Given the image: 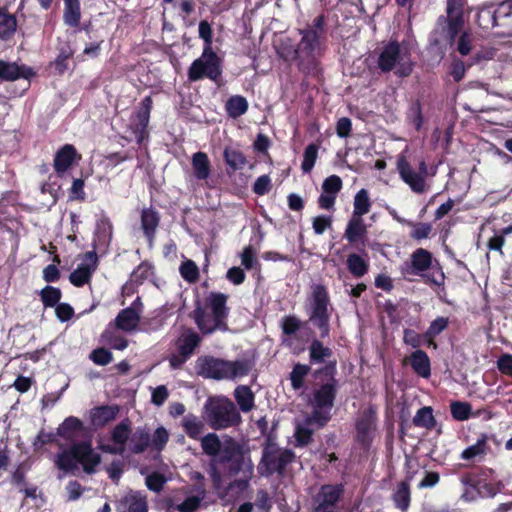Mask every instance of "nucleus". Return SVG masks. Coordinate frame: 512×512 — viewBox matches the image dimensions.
Here are the masks:
<instances>
[{
    "mask_svg": "<svg viewBox=\"0 0 512 512\" xmlns=\"http://www.w3.org/2000/svg\"><path fill=\"white\" fill-rule=\"evenodd\" d=\"M89 433L81 419L76 416H68L57 427L56 435L70 445L57 453L54 464L58 470L65 474L76 475L81 465L83 472L93 475L101 464L102 456L96 452L90 439L78 441V439Z\"/></svg>",
    "mask_w": 512,
    "mask_h": 512,
    "instance_id": "1",
    "label": "nucleus"
},
{
    "mask_svg": "<svg viewBox=\"0 0 512 512\" xmlns=\"http://www.w3.org/2000/svg\"><path fill=\"white\" fill-rule=\"evenodd\" d=\"M337 362L332 361L314 371L315 377H326L328 381L314 390L310 404L312 412L306 417L307 425H315L318 428L325 427L332 419V409L335 405L338 393Z\"/></svg>",
    "mask_w": 512,
    "mask_h": 512,
    "instance_id": "2",
    "label": "nucleus"
},
{
    "mask_svg": "<svg viewBox=\"0 0 512 512\" xmlns=\"http://www.w3.org/2000/svg\"><path fill=\"white\" fill-rule=\"evenodd\" d=\"M228 298L227 294L213 291L205 298L204 305H196L192 317L203 335L229 330L227 323L230 313V308L227 306Z\"/></svg>",
    "mask_w": 512,
    "mask_h": 512,
    "instance_id": "3",
    "label": "nucleus"
},
{
    "mask_svg": "<svg viewBox=\"0 0 512 512\" xmlns=\"http://www.w3.org/2000/svg\"><path fill=\"white\" fill-rule=\"evenodd\" d=\"M203 417L213 430L235 428L242 423L236 404L226 396L209 397L203 407Z\"/></svg>",
    "mask_w": 512,
    "mask_h": 512,
    "instance_id": "4",
    "label": "nucleus"
},
{
    "mask_svg": "<svg viewBox=\"0 0 512 512\" xmlns=\"http://www.w3.org/2000/svg\"><path fill=\"white\" fill-rule=\"evenodd\" d=\"M224 464H228L227 472L230 476L239 474L245 464L243 447L232 437L225 440L217 457L209 463L208 474L215 490L223 487V477L218 466Z\"/></svg>",
    "mask_w": 512,
    "mask_h": 512,
    "instance_id": "5",
    "label": "nucleus"
},
{
    "mask_svg": "<svg viewBox=\"0 0 512 512\" xmlns=\"http://www.w3.org/2000/svg\"><path fill=\"white\" fill-rule=\"evenodd\" d=\"M332 309L327 288L323 284H314L311 294L307 298L306 313L308 322L319 330L321 339L330 336Z\"/></svg>",
    "mask_w": 512,
    "mask_h": 512,
    "instance_id": "6",
    "label": "nucleus"
},
{
    "mask_svg": "<svg viewBox=\"0 0 512 512\" xmlns=\"http://www.w3.org/2000/svg\"><path fill=\"white\" fill-rule=\"evenodd\" d=\"M195 368L198 375L216 380L243 377L250 371L247 361H228L209 355L198 357Z\"/></svg>",
    "mask_w": 512,
    "mask_h": 512,
    "instance_id": "7",
    "label": "nucleus"
},
{
    "mask_svg": "<svg viewBox=\"0 0 512 512\" xmlns=\"http://www.w3.org/2000/svg\"><path fill=\"white\" fill-rule=\"evenodd\" d=\"M406 273L423 277L424 282L429 285L439 287L445 282V274L439 262L424 248H418L411 254Z\"/></svg>",
    "mask_w": 512,
    "mask_h": 512,
    "instance_id": "8",
    "label": "nucleus"
},
{
    "mask_svg": "<svg viewBox=\"0 0 512 512\" xmlns=\"http://www.w3.org/2000/svg\"><path fill=\"white\" fill-rule=\"evenodd\" d=\"M295 458L296 455L291 449L281 448L276 442L264 443L258 472L264 477H271L274 474L283 477L287 466L293 463Z\"/></svg>",
    "mask_w": 512,
    "mask_h": 512,
    "instance_id": "9",
    "label": "nucleus"
},
{
    "mask_svg": "<svg viewBox=\"0 0 512 512\" xmlns=\"http://www.w3.org/2000/svg\"><path fill=\"white\" fill-rule=\"evenodd\" d=\"M464 4L465 0H447V16L441 15L437 19L435 32L451 46L464 26Z\"/></svg>",
    "mask_w": 512,
    "mask_h": 512,
    "instance_id": "10",
    "label": "nucleus"
},
{
    "mask_svg": "<svg viewBox=\"0 0 512 512\" xmlns=\"http://www.w3.org/2000/svg\"><path fill=\"white\" fill-rule=\"evenodd\" d=\"M222 59L213 49L203 48L202 54L188 68L187 77L190 82L208 78L218 82L222 75Z\"/></svg>",
    "mask_w": 512,
    "mask_h": 512,
    "instance_id": "11",
    "label": "nucleus"
},
{
    "mask_svg": "<svg viewBox=\"0 0 512 512\" xmlns=\"http://www.w3.org/2000/svg\"><path fill=\"white\" fill-rule=\"evenodd\" d=\"M344 493L343 483L321 485L312 497L313 512H340Z\"/></svg>",
    "mask_w": 512,
    "mask_h": 512,
    "instance_id": "12",
    "label": "nucleus"
},
{
    "mask_svg": "<svg viewBox=\"0 0 512 512\" xmlns=\"http://www.w3.org/2000/svg\"><path fill=\"white\" fill-rule=\"evenodd\" d=\"M152 108V97L150 95L145 96L129 118L128 130L131 132V135L135 138L138 145H142L149 139V122Z\"/></svg>",
    "mask_w": 512,
    "mask_h": 512,
    "instance_id": "13",
    "label": "nucleus"
},
{
    "mask_svg": "<svg viewBox=\"0 0 512 512\" xmlns=\"http://www.w3.org/2000/svg\"><path fill=\"white\" fill-rule=\"evenodd\" d=\"M377 412L372 406L362 410L355 421V441L364 451L371 448L377 429Z\"/></svg>",
    "mask_w": 512,
    "mask_h": 512,
    "instance_id": "14",
    "label": "nucleus"
},
{
    "mask_svg": "<svg viewBox=\"0 0 512 512\" xmlns=\"http://www.w3.org/2000/svg\"><path fill=\"white\" fill-rule=\"evenodd\" d=\"M397 170L400 178L413 192L422 194L428 190L429 186L426 183V177L429 175V170L424 159L419 162L418 171L416 172L411 164L402 157L397 161Z\"/></svg>",
    "mask_w": 512,
    "mask_h": 512,
    "instance_id": "15",
    "label": "nucleus"
},
{
    "mask_svg": "<svg viewBox=\"0 0 512 512\" xmlns=\"http://www.w3.org/2000/svg\"><path fill=\"white\" fill-rule=\"evenodd\" d=\"M160 213L153 207L143 208L140 213V225L149 248L154 246L157 229L160 225Z\"/></svg>",
    "mask_w": 512,
    "mask_h": 512,
    "instance_id": "16",
    "label": "nucleus"
},
{
    "mask_svg": "<svg viewBox=\"0 0 512 512\" xmlns=\"http://www.w3.org/2000/svg\"><path fill=\"white\" fill-rule=\"evenodd\" d=\"M140 298L138 297L130 307L124 308L117 314L114 324L115 327L124 332L134 331L140 322L141 310L136 306H141Z\"/></svg>",
    "mask_w": 512,
    "mask_h": 512,
    "instance_id": "17",
    "label": "nucleus"
},
{
    "mask_svg": "<svg viewBox=\"0 0 512 512\" xmlns=\"http://www.w3.org/2000/svg\"><path fill=\"white\" fill-rule=\"evenodd\" d=\"M81 159V155L77 152L72 144H65L60 147L54 156L53 167L58 176L66 173L73 164Z\"/></svg>",
    "mask_w": 512,
    "mask_h": 512,
    "instance_id": "18",
    "label": "nucleus"
},
{
    "mask_svg": "<svg viewBox=\"0 0 512 512\" xmlns=\"http://www.w3.org/2000/svg\"><path fill=\"white\" fill-rule=\"evenodd\" d=\"M302 38L290 55V59H301L303 57L310 58L313 57L315 50L319 46V38L320 34L317 33L316 30H306L303 29L300 31Z\"/></svg>",
    "mask_w": 512,
    "mask_h": 512,
    "instance_id": "19",
    "label": "nucleus"
},
{
    "mask_svg": "<svg viewBox=\"0 0 512 512\" xmlns=\"http://www.w3.org/2000/svg\"><path fill=\"white\" fill-rule=\"evenodd\" d=\"M35 75V71L27 65H18L16 62H6L0 59L1 81H16L20 78L30 80Z\"/></svg>",
    "mask_w": 512,
    "mask_h": 512,
    "instance_id": "20",
    "label": "nucleus"
},
{
    "mask_svg": "<svg viewBox=\"0 0 512 512\" xmlns=\"http://www.w3.org/2000/svg\"><path fill=\"white\" fill-rule=\"evenodd\" d=\"M401 59L400 44L396 40L388 42L378 56V67L383 73L392 71Z\"/></svg>",
    "mask_w": 512,
    "mask_h": 512,
    "instance_id": "21",
    "label": "nucleus"
},
{
    "mask_svg": "<svg viewBox=\"0 0 512 512\" xmlns=\"http://www.w3.org/2000/svg\"><path fill=\"white\" fill-rule=\"evenodd\" d=\"M119 411L120 408L117 404H105L93 407L89 411L90 424L95 429L102 428L115 420Z\"/></svg>",
    "mask_w": 512,
    "mask_h": 512,
    "instance_id": "22",
    "label": "nucleus"
},
{
    "mask_svg": "<svg viewBox=\"0 0 512 512\" xmlns=\"http://www.w3.org/2000/svg\"><path fill=\"white\" fill-rule=\"evenodd\" d=\"M366 236L367 226L364 223L363 218L351 216L344 232V238L348 241L349 244L355 248H358L359 243L364 246Z\"/></svg>",
    "mask_w": 512,
    "mask_h": 512,
    "instance_id": "23",
    "label": "nucleus"
},
{
    "mask_svg": "<svg viewBox=\"0 0 512 512\" xmlns=\"http://www.w3.org/2000/svg\"><path fill=\"white\" fill-rule=\"evenodd\" d=\"M414 477V473H408L404 480L397 483L393 493L392 500L395 507L402 512H406L411 503V487L410 483Z\"/></svg>",
    "mask_w": 512,
    "mask_h": 512,
    "instance_id": "24",
    "label": "nucleus"
},
{
    "mask_svg": "<svg viewBox=\"0 0 512 512\" xmlns=\"http://www.w3.org/2000/svg\"><path fill=\"white\" fill-rule=\"evenodd\" d=\"M310 365H323L336 361L333 350L325 346L320 339H313L308 347Z\"/></svg>",
    "mask_w": 512,
    "mask_h": 512,
    "instance_id": "25",
    "label": "nucleus"
},
{
    "mask_svg": "<svg viewBox=\"0 0 512 512\" xmlns=\"http://www.w3.org/2000/svg\"><path fill=\"white\" fill-rule=\"evenodd\" d=\"M200 343L201 337L199 334L192 329H187L176 341L177 352H180L183 357L187 356L190 359Z\"/></svg>",
    "mask_w": 512,
    "mask_h": 512,
    "instance_id": "26",
    "label": "nucleus"
},
{
    "mask_svg": "<svg viewBox=\"0 0 512 512\" xmlns=\"http://www.w3.org/2000/svg\"><path fill=\"white\" fill-rule=\"evenodd\" d=\"M120 512H148L147 499L140 492H132L119 502Z\"/></svg>",
    "mask_w": 512,
    "mask_h": 512,
    "instance_id": "27",
    "label": "nucleus"
},
{
    "mask_svg": "<svg viewBox=\"0 0 512 512\" xmlns=\"http://www.w3.org/2000/svg\"><path fill=\"white\" fill-rule=\"evenodd\" d=\"M307 324L294 314L285 315L281 318L279 326L283 343L290 346L288 339L295 337L296 333Z\"/></svg>",
    "mask_w": 512,
    "mask_h": 512,
    "instance_id": "28",
    "label": "nucleus"
},
{
    "mask_svg": "<svg viewBox=\"0 0 512 512\" xmlns=\"http://www.w3.org/2000/svg\"><path fill=\"white\" fill-rule=\"evenodd\" d=\"M365 257L357 253L347 256L346 266L348 271L356 278H361L369 271V258L364 248L359 249Z\"/></svg>",
    "mask_w": 512,
    "mask_h": 512,
    "instance_id": "29",
    "label": "nucleus"
},
{
    "mask_svg": "<svg viewBox=\"0 0 512 512\" xmlns=\"http://www.w3.org/2000/svg\"><path fill=\"white\" fill-rule=\"evenodd\" d=\"M489 450L488 437L486 434H481L476 443L465 448L461 454L460 459L475 462L483 459Z\"/></svg>",
    "mask_w": 512,
    "mask_h": 512,
    "instance_id": "30",
    "label": "nucleus"
},
{
    "mask_svg": "<svg viewBox=\"0 0 512 512\" xmlns=\"http://www.w3.org/2000/svg\"><path fill=\"white\" fill-rule=\"evenodd\" d=\"M410 365L413 371L422 378H429L431 375V362L427 353L417 349L410 355Z\"/></svg>",
    "mask_w": 512,
    "mask_h": 512,
    "instance_id": "31",
    "label": "nucleus"
},
{
    "mask_svg": "<svg viewBox=\"0 0 512 512\" xmlns=\"http://www.w3.org/2000/svg\"><path fill=\"white\" fill-rule=\"evenodd\" d=\"M234 399L239 407V412L248 413L255 407V395L247 385H239L234 390Z\"/></svg>",
    "mask_w": 512,
    "mask_h": 512,
    "instance_id": "32",
    "label": "nucleus"
},
{
    "mask_svg": "<svg viewBox=\"0 0 512 512\" xmlns=\"http://www.w3.org/2000/svg\"><path fill=\"white\" fill-rule=\"evenodd\" d=\"M192 169L197 180H206L211 174V162L205 152L198 151L192 155Z\"/></svg>",
    "mask_w": 512,
    "mask_h": 512,
    "instance_id": "33",
    "label": "nucleus"
},
{
    "mask_svg": "<svg viewBox=\"0 0 512 512\" xmlns=\"http://www.w3.org/2000/svg\"><path fill=\"white\" fill-rule=\"evenodd\" d=\"M151 435L147 428H137L129 439V450L133 454H142L150 446Z\"/></svg>",
    "mask_w": 512,
    "mask_h": 512,
    "instance_id": "34",
    "label": "nucleus"
},
{
    "mask_svg": "<svg viewBox=\"0 0 512 512\" xmlns=\"http://www.w3.org/2000/svg\"><path fill=\"white\" fill-rule=\"evenodd\" d=\"M16 29V17L9 13L6 7H0V40L8 41L12 39Z\"/></svg>",
    "mask_w": 512,
    "mask_h": 512,
    "instance_id": "35",
    "label": "nucleus"
},
{
    "mask_svg": "<svg viewBox=\"0 0 512 512\" xmlns=\"http://www.w3.org/2000/svg\"><path fill=\"white\" fill-rule=\"evenodd\" d=\"M397 221L410 227V238L418 242L430 238L433 231L432 224L429 222H414L404 218H398Z\"/></svg>",
    "mask_w": 512,
    "mask_h": 512,
    "instance_id": "36",
    "label": "nucleus"
},
{
    "mask_svg": "<svg viewBox=\"0 0 512 512\" xmlns=\"http://www.w3.org/2000/svg\"><path fill=\"white\" fill-rule=\"evenodd\" d=\"M249 108L247 99L242 95H233L225 103V111L232 119H237L244 115Z\"/></svg>",
    "mask_w": 512,
    "mask_h": 512,
    "instance_id": "37",
    "label": "nucleus"
},
{
    "mask_svg": "<svg viewBox=\"0 0 512 512\" xmlns=\"http://www.w3.org/2000/svg\"><path fill=\"white\" fill-rule=\"evenodd\" d=\"M81 19L79 0H64V23L69 27H78Z\"/></svg>",
    "mask_w": 512,
    "mask_h": 512,
    "instance_id": "38",
    "label": "nucleus"
},
{
    "mask_svg": "<svg viewBox=\"0 0 512 512\" xmlns=\"http://www.w3.org/2000/svg\"><path fill=\"white\" fill-rule=\"evenodd\" d=\"M223 159L225 164L233 171L242 170L247 164V159L243 152L230 146L225 147Z\"/></svg>",
    "mask_w": 512,
    "mask_h": 512,
    "instance_id": "39",
    "label": "nucleus"
},
{
    "mask_svg": "<svg viewBox=\"0 0 512 512\" xmlns=\"http://www.w3.org/2000/svg\"><path fill=\"white\" fill-rule=\"evenodd\" d=\"M413 424L416 427L432 430L435 428L437 422L433 415V409L430 406L420 408L413 418Z\"/></svg>",
    "mask_w": 512,
    "mask_h": 512,
    "instance_id": "40",
    "label": "nucleus"
},
{
    "mask_svg": "<svg viewBox=\"0 0 512 512\" xmlns=\"http://www.w3.org/2000/svg\"><path fill=\"white\" fill-rule=\"evenodd\" d=\"M311 371V366L303 363L294 364L292 371L290 372L289 379L291 387L294 390H299L304 387L305 378Z\"/></svg>",
    "mask_w": 512,
    "mask_h": 512,
    "instance_id": "41",
    "label": "nucleus"
},
{
    "mask_svg": "<svg viewBox=\"0 0 512 512\" xmlns=\"http://www.w3.org/2000/svg\"><path fill=\"white\" fill-rule=\"evenodd\" d=\"M182 426L191 439H198L204 429V423L195 415L188 414L182 420Z\"/></svg>",
    "mask_w": 512,
    "mask_h": 512,
    "instance_id": "42",
    "label": "nucleus"
},
{
    "mask_svg": "<svg viewBox=\"0 0 512 512\" xmlns=\"http://www.w3.org/2000/svg\"><path fill=\"white\" fill-rule=\"evenodd\" d=\"M354 210L352 216L363 217L369 213L372 203L369 198V193L366 189H360L354 197Z\"/></svg>",
    "mask_w": 512,
    "mask_h": 512,
    "instance_id": "43",
    "label": "nucleus"
},
{
    "mask_svg": "<svg viewBox=\"0 0 512 512\" xmlns=\"http://www.w3.org/2000/svg\"><path fill=\"white\" fill-rule=\"evenodd\" d=\"M74 50L69 43L58 49V55L52 65L55 67L57 74L63 75L68 69V61L73 57Z\"/></svg>",
    "mask_w": 512,
    "mask_h": 512,
    "instance_id": "44",
    "label": "nucleus"
},
{
    "mask_svg": "<svg viewBox=\"0 0 512 512\" xmlns=\"http://www.w3.org/2000/svg\"><path fill=\"white\" fill-rule=\"evenodd\" d=\"M153 275L154 265L150 261L144 260L131 273V282L136 285H142Z\"/></svg>",
    "mask_w": 512,
    "mask_h": 512,
    "instance_id": "45",
    "label": "nucleus"
},
{
    "mask_svg": "<svg viewBox=\"0 0 512 512\" xmlns=\"http://www.w3.org/2000/svg\"><path fill=\"white\" fill-rule=\"evenodd\" d=\"M94 269L95 267L92 269L87 264H80L73 272H71L69 280L75 287H83L91 280Z\"/></svg>",
    "mask_w": 512,
    "mask_h": 512,
    "instance_id": "46",
    "label": "nucleus"
},
{
    "mask_svg": "<svg viewBox=\"0 0 512 512\" xmlns=\"http://www.w3.org/2000/svg\"><path fill=\"white\" fill-rule=\"evenodd\" d=\"M222 443L215 433H208L201 439V447L203 452L211 456L213 458H216L221 450Z\"/></svg>",
    "mask_w": 512,
    "mask_h": 512,
    "instance_id": "47",
    "label": "nucleus"
},
{
    "mask_svg": "<svg viewBox=\"0 0 512 512\" xmlns=\"http://www.w3.org/2000/svg\"><path fill=\"white\" fill-rule=\"evenodd\" d=\"M477 25L484 29H493L498 25L496 11L491 8H483L476 15Z\"/></svg>",
    "mask_w": 512,
    "mask_h": 512,
    "instance_id": "48",
    "label": "nucleus"
},
{
    "mask_svg": "<svg viewBox=\"0 0 512 512\" xmlns=\"http://www.w3.org/2000/svg\"><path fill=\"white\" fill-rule=\"evenodd\" d=\"M61 297H62V292L57 287L47 285L40 291L41 301H42L44 307H46V308L55 307L57 304L60 303L59 301H60Z\"/></svg>",
    "mask_w": 512,
    "mask_h": 512,
    "instance_id": "49",
    "label": "nucleus"
},
{
    "mask_svg": "<svg viewBox=\"0 0 512 512\" xmlns=\"http://www.w3.org/2000/svg\"><path fill=\"white\" fill-rule=\"evenodd\" d=\"M131 428H130V421L128 419H125L121 421L119 424H117L111 433L112 441L117 445H125V443L130 439Z\"/></svg>",
    "mask_w": 512,
    "mask_h": 512,
    "instance_id": "50",
    "label": "nucleus"
},
{
    "mask_svg": "<svg viewBox=\"0 0 512 512\" xmlns=\"http://www.w3.org/2000/svg\"><path fill=\"white\" fill-rule=\"evenodd\" d=\"M450 411L453 419L457 421L468 420L472 415V407L468 402L453 401L450 404Z\"/></svg>",
    "mask_w": 512,
    "mask_h": 512,
    "instance_id": "51",
    "label": "nucleus"
},
{
    "mask_svg": "<svg viewBox=\"0 0 512 512\" xmlns=\"http://www.w3.org/2000/svg\"><path fill=\"white\" fill-rule=\"evenodd\" d=\"M179 272L181 277L189 283H195L199 279L198 266L192 260H186L182 262L179 268Z\"/></svg>",
    "mask_w": 512,
    "mask_h": 512,
    "instance_id": "52",
    "label": "nucleus"
},
{
    "mask_svg": "<svg viewBox=\"0 0 512 512\" xmlns=\"http://www.w3.org/2000/svg\"><path fill=\"white\" fill-rule=\"evenodd\" d=\"M318 154V146L316 144H309L303 154V161L301 168L303 172L308 173L312 170L315 165Z\"/></svg>",
    "mask_w": 512,
    "mask_h": 512,
    "instance_id": "53",
    "label": "nucleus"
},
{
    "mask_svg": "<svg viewBox=\"0 0 512 512\" xmlns=\"http://www.w3.org/2000/svg\"><path fill=\"white\" fill-rule=\"evenodd\" d=\"M502 487L500 482L492 483L480 480L476 491H478L480 498H493L501 492Z\"/></svg>",
    "mask_w": 512,
    "mask_h": 512,
    "instance_id": "54",
    "label": "nucleus"
},
{
    "mask_svg": "<svg viewBox=\"0 0 512 512\" xmlns=\"http://www.w3.org/2000/svg\"><path fill=\"white\" fill-rule=\"evenodd\" d=\"M169 440V434L164 427H158L151 437L150 445L158 452L162 451Z\"/></svg>",
    "mask_w": 512,
    "mask_h": 512,
    "instance_id": "55",
    "label": "nucleus"
},
{
    "mask_svg": "<svg viewBox=\"0 0 512 512\" xmlns=\"http://www.w3.org/2000/svg\"><path fill=\"white\" fill-rule=\"evenodd\" d=\"M294 437L297 447H305L313 441V430L308 427L298 425L295 429Z\"/></svg>",
    "mask_w": 512,
    "mask_h": 512,
    "instance_id": "56",
    "label": "nucleus"
},
{
    "mask_svg": "<svg viewBox=\"0 0 512 512\" xmlns=\"http://www.w3.org/2000/svg\"><path fill=\"white\" fill-rule=\"evenodd\" d=\"M90 359L96 365L105 366L112 362L113 355L108 349L99 347L91 352Z\"/></svg>",
    "mask_w": 512,
    "mask_h": 512,
    "instance_id": "57",
    "label": "nucleus"
},
{
    "mask_svg": "<svg viewBox=\"0 0 512 512\" xmlns=\"http://www.w3.org/2000/svg\"><path fill=\"white\" fill-rule=\"evenodd\" d=\"M166 481L167 480L165 476L158 472L151 473L145 479L147 488L156 493H159L160 491L163 490Z\"/></svg>",
    "mask_w": 512,
    "mask_h": 512,
    "instance_id": "58",
    "label": "nucleus"
},
{
    "mask_svg": "<svg viewBox=\"0 0 512 512\" xmlns=\"http://www.w3.org/2000/svg\"><path fill=\"white\" fill-rule=\"evenodd\" d=\"M342 179L338 175H331L327 177L322 183V191L327 194L336 195L342 189Z\"/></svg>",
    "mask_w": 512,
    "mask_h": 512,
    "instance_id": "59",
    "label": "nucleus"
},
{
    "mask_svg": "<svg viewBox=\"0 0 512 512\" xmlns=\"http://www.w3.org/2000/svg\"><path fill=\"white\" fill-rule=\"evenodd\" d=\"M448 325L449 319L447 317L439 316L430 323L428 329L425 331V336L437 337L447 329Z\"/></svg>",
    "mask_w": 512,
    "mask_h": 512,
    "instance_id": "60",
    "label": "nucleus"
},
{
    "mask_svg": "<svg viewBox=\"0 0 512 512\" xmlns=\"http://www.w3.org/2000/svg\"><path fill=\"white\" fill-rule=\"evenodd\" d=\"M256 425L258 429L260 430V433L263 437H265V443H275L276 441V434L275 429L277 427V424H274L270 429L268 427V421L265 417H261L257 422Z\"/></svg>",
    "mask_w": 512,
    "mask_h": 512,
    "instance_id": "61",
    "label": "nucleus"
},
{
    "mask_svg": "<svg viewBox=\"0 0 512 512\" xmlns=\"http://www.w3.org/2000/svg\"><path fill=\"white\" fill-rule=\"evenodd\" d=\"M272 188L271 178L269 175L259 176L253 184L252 191L258 195L263 196L270 192Z\"/></svg>",
    "mask_w": 512,
    "mask_h": 512,
    "instance_id": "62",
    "label": "nucleus"
},
{
    "mask_svg": "<svg viewBox=\"0 0 512 512\" xmlns=\"http://www.w3.org/2000/svg\"><path fill=\"white\" fill-rule=\"evenodd\" d=\"M403 342L417 350L423 344V334H419L413 329L406 328L403 331Z\"/></svg>",
    "mask_w": 512,
    "mask_h": 512,
    "instance_id": "63",
    "label": "nucleus"
},
{
    "mask_svg": "<svg viewBox=\"0 0 512 512\" xmlns=\"http://www.w3.org/2000/svg\"><path fill=\"white\" fill-rule=\"evenodd\" d=\"M497 368L503 375L512 378V355L509 353L502 354L497 362Z\"/></svg>",
    "mask_w": 512,
    "mask_h": 512,
    "instance_id": "64",
    "label": "nucleus"
}]
</instances>
